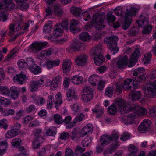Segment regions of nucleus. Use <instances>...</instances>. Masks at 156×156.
<instances>
[{
	"instance_id": "nucleus-1",
	"label": "nucleus",
	"mask_w": 156,
	"mask_h": 156,
	"mask_svg": "<svg viewBox=\"0 0 156 156\" xmlns=\"http://www.w3.org/2000/svg\"><path fill=\"white\" fill-rule=\"evenodd\" d=\"M151 80L154 81L149 83L145 94L147 97L154 98L156 97V70H154L150 74Z\"/></svg>"
},
{
	"instance_id": "nucleus-2",
	"label": "nucleus",
	"mask_w": 156,
	"mask_h": 156,
	"mask_svg": "<svg viewBox=\"0 0 156 156\" xmlns=\"http://www.w3.org/2000/svg\"><path fill=\"white\" fill-rule=\"evenodd\" d=\"M118 37L116 35L111 36L104 39V43L107 44L108 48L112 53L114 55L119 51V48L117 46Z\"/></svg>"
},
{
	"instance_id": "nucleus-3",
	"label": "nucleus",
	"mask_w": 156,
	"mask_h": 156,
	"mask_svg": "<svg viewBox=\"0 0 156 156\" xmlns=\"http://www.w3.org/2000/svg\"><path fill=\"white\" fill-rule=\"evenodd\" d=\"M139 9L135 7H131L129 10L126 9L125 12V20L122 24L123 28L126 30L130 26L131 23L132 17L135 16L138 11Z\"/></svg>"
},
{
	"instance_id": "nucleus-4",
	"label": "nucleus",
	"mask_w": 156,
	"mask_h": 156,
	"mask_svg": "<svg viewBox=\"0 0 156 156\" xmlns=\"http://www.w3.org/2000/svg\"><path fill=\"white\" fill-rule=\"evenodd\" d=\"M20 21L16 24H11L9 26L10 30H7L8 31V34L9 36L12 35L14 34V30L15 27L16 30L18 31L20 30L23 29V30L25 32L28 31V27H29V25L30 23H32V22L31 20H29L27 23L24 25L22 23V19L21 18L19 20Z\"/></svg>"
},
{
	"instance_id": "nucleus-5",
	"label": "nucleus",
	"mask_w": 156,
	"mask_h": 156,
	"mask_svg": "<svg viewBox=\"0 0 156 156\" xmlns=\"http://www.w3.org/2000/svg\"><path fill=\"white\" fill-rule=\"evenodd\" d=\"M138 22V24H140L141 26L144 28L142 31L143 34H147L151 31L152 27L151 25H148L149 22L147 16L140 15Z\"/></svg>"
},
{
	"instance_id": "nucleus-6",
	"label": "nucleus",
	"mask_w": 156,
	"mask_h": 156,
	"mask_svg": "<svg viewBox=\"0 0 156 156\" xmlns=\"http://www.w3.org/2000/svg\"><path fill=\"white\" fill-rule=\"evenodd\" d=\"M94 26L95 29L98 30H101L105 27L104 20L102 19L98 20L96 17H93L91 21V24H88L85 26V28L88 29Z\"/></svg>"
},
{
	"instance_id": "nucleus-7",
	"label": "nucleus",
	"mask_w": 156,
	"mask_h": 156,
	"mask_svg": "<svg viewBox=\"0 0 156 156\" xmlns=\"http://www.w3.org/2000/svg\"><path fill=\"white\" fill-rule=\"evenodd\" d=\"M84 94L81 96V98L84 101L87 102L91 100L93 97V90L92 89L88 86H85L83 89Z\"/></svg>"
},
{
	"instance_id": "nucleus-8",
	"label": "nucleus",
	"mask_w": 156,
	"mask_h": 156,
	"mask_svg": "<svg viewBox=\"0 0 156 156\" xmlns=\"http://www.w3.org/2000/svg\"><path fill=\"white\" fill-rule=\"evenodd\" d=\"M47 44L46 42L33 43L30 46V50L34 53H37L41 49L45 48Z\"/></svg>"
},
{
	"instance_id": "nucleus-9",
	"label": "nucleus",
	"mask_w": 156,
	"mask_h": 156,
	"mask_svg": "<svg viewBox=\"0 0 156 156\" xmlns=\"http://www.w3.org/2000/svg\"><path fill=\"white\" fill-rule=\"evenodd\" d=\"M140 56V52L139 48H136L132 54L129 61V63L128 65L129 67H132L136 64Z\"/></svg>"
},
{
	"instance_id": "nucleus-10",
	"label": "nucleus",
	"mask_w": 156,
	"mask_h": 156,
	"mask_svg": "<svg viewBox=\"0 0 156 156\" xmlns=\"http://www.w3.org/2000/svg\"><path fill=\"white\" fill-rule=\"evenodd\" d=\"M128 64V57L126 55L122 56L119 58L116 63L117 67L120 69L126 68Z\"/></svg>"
},
{
	"instance_id": "nucleus-11",
	"label": "nucleus",
	"mask_w": 156,
	"mask_h": 156,
	"mask_svg": "<svg viewBox=\"0 0 156 156\" xmlns=\"http://www.w3.org/2000/svg\"><path fill=\"white\" fill-rule=\"evenodd\" d=\"M133 107L135 108L134 112L137 115H144L147 114V111L146 109L140 106L137 104H134Z\"/></svg>"
},
{
	"instance_id": "nucleus-12",
	"label": "nucleus",
	"mask_w": 156,
	"mask_h": 156,
	"mask_svg": "<svg viewBox=\"0 0 156 156\" xmlns=\"http://www.w3.org/2000/svg\"><path fill=\"white\" fill-rule=\"evenodd\" d=\"M130 85H132L134 88H136L137 87V84L136 82L135 83L133 79H127L124 81L122 87L125 90H128L131 87Z\"/></svg>"
},
{
	"instance_id": "nucleus-13",
	"label": "nucleus",
	"mask_w": 156,
	"mask_h": 156,
	"mask_svg": "<svg viewBox=\"0 0 156 156\" xmlns=\"http://www.w3.org/2000/svg\"><path fill=\"white\" fill-rule=\"evenodd\" d=\"M87 55L84 54L77 55L75 59V62L78 66H84L87 62Z\"/></svg>"
},
{
	"instance_id": "nucleus-14",
	"label": "nucleus",
	"mask_w": 156,
	"mask_h": 156,
	"mask_svg": "<svg viewBox=\"0 0 156 156\" xmlns=\"http://www.w3.org/2000/svg\"><path fill=\"white\" fill-rule=\"evenodd\" d=\"M93 130V127L90 124L87 125L83 127L80 133V136L83 137L86 135H88L91 133Z\"/></svg>"
},
{
	"instance_id": "nucleus-15",
	"label": "nucleus",
	"mask_w": 156,
	"mask_h": 156,
	"mask_svg": "<svg viewBox=\"0 0 156 156\" xmlns=\"http://www.w3.org/2000/svg\"><path fill=\"white\" fill-rule=\"evenodd\" d=\"M133 104L132 105H130L129 104L126 103L122 107V108H120V110L119 111L121 114H124L129 112L130 111L134 112L135 108L133 107Z\"/></svg>"
},
{
	"instance_id": "nucleus-16",
	"label": "nucleus",
	"mask_w": 156,
	"mask_h": 156,
	"mask_svg": "<svg viewBox=\"0 0 156 156\" xmlns=\"http://www.w3.org/2000/svg\"><path fill=\"white\" fill-rule=\"evenodd\" d=\"M60 63V61L59 59L52 61L48 59L45 62L46 67L48 69H51L53 67L58 66Z\"/></svg>"
},
{
	"instance_id": "nucleus-17",
	"label": "nucleus",
	"mask_w": 156,
	"mask_h": 156,
	"mask_svg": "<svg viewBox=\"0 0 156 156\" xmlns=\"http://www.w3.org/2000/svg\"><path fill=\"white\" fill-rule=\"evenodd\" d=\"M52 54L51 51L50 49L42 51L40 53L38 54L37 56V58L42 60L46 58L45 56L51 55Z\"/></svg>"
},
{
	"instance_id": "nucleus-18",
	"label": "nucleus",
	"mask_w": 156,
	"mask_h": 156,
	"mask_svg": "<svg viewBox=\"0 0 156 156\" xmlns=\"http://www.w3.org/2000/svg\"><path fill=\"white\" fill-rule=\"evenodd\" d=\"M26 77L25 75L23 72H21L14 77V81L15 82L22 84L24 83Z\"/></svg>"
},
{
	"instance_id": "nucleus-19",
	"label": "nucleus",
	"mask_w": 156,
	"mask_h": 156,
	"mask_svg": "<svg viewBox=\"0 0 156 156\" xmlns=\"http://www.w3.org/2000/svg\"><path fill=\"white\" fill-rule=\"evenodd\" d=\"M66 99L69 101L72 98L76 99L78 98V96L76 94L75 90L73 88L69 89L66 93Z\"/></svg>"
},
{
	"instance_id": "nucleus-20",
	"label": "nucleus",
	"mask_w": 156,
	"mask_h": 156,
	"mask_svg": "<svg viewBox=\"0 0 156 156\" xmlns=\"http://www.w3.org/2000/svg\"><path fill=\"white\" fill-rule=\"evenodd\" d=\"M71 63L68 59H65L62 62V68L64 72H67L69 71L71 69Z\"/></svg>"
},
{
	"instance_id": "nucleus-21",
	"label": "nucleus",
	"mask_w": 156,
	"mask_h": 156,
	"mask_svg": "<svg viewBox=\"0 0 156 156\" xmlns=\"http://www.w3.org/2000/svg\"><path fill=\"white\" fill-rule=\"evenodd\" d=\"M79 22L76 20H72L70 23V31L74 33L78 31V27L77 25Z\"/></svg>"
},
{
	"instance_id": "nucleus-22",
	"label": "nucleus",
	"mask_w": 156,
	"mask_h": 156,
	"mask_svg": "<svg viewBox=\"0 0 156 156\" xmlns=\"http://www.w3.org/2000/svg\"><path fill=\"white\" fill-rule=\"evenodd\" d=\"M63 32V30L61 25L57 24L55 26L53 32V34L55 36L58 37L61 36Z\"/></svg>"
},
{
	"instance_id": "nucleus-23",
	"label": "nucleus",
	"mask_w": 156,
	"mask_h": 156,
	"mask_svg": "<svg viewBox=\"0 0 156 156\" xmlns=\"http://www.w3.org/2000/svg\"><path fill=\"white\" fill-rule=\"evenodd\" d=\"M31 58H27L26 60L23 59H21L18 60L17 62V64L18 66L21 68H25L26 67H28V63L30 60Z\"/></svg>"
},
{
	"instance_id": "nucleus-24",
	"label": "nucleus",
	"mask_w": 156,
	"mask_h": 156,
	"mask_svg": "<svg viewBox=\"0 0 156 156\" xmlns=\"http://www.w3.org/2000/svg\"><path fill=\"white\" fill-rule=\"evenodd\" d=\"M101 48L100 46H96L93 47L90 52V54L91 56L95 57L101 55Z\"/></svg>"
},
{
	"instance_id": "nucleus-25",
	"label": "nucleus",
	"mask_w": 156,
	"mask_h": 156,
	"mask_svg": "<svg viewBox=\"0 0 156 156\" xmlns=\"http://www.w3.org/2000/svg\"><path fill=\"white\" fill-rule=\"evenodd\" d=\"M71 117L69 116L66 117L63 120V122L66 125V128L67 129L72 128L74 126L73 120L72 122H71Z\"/></svg>"
},
{
	"instance_id": "nucleus-26",
	"label": "nucleus",
	"mask_w": 156,
	"mask_h": 156,
	"mask_svg": "<svg viewBox=\"0 0 156 156\" xmlns=\"http://www.w3.org/2000/svg\"><path fill=\"white\" fill-rule=\"evenodd\" d=\"M72 82L74 84L78 85L83 81V78L81 76L76 75L73 76L70 79Z\"/></svg>"
},
{
	"instance_id": "nucleus-27",
	"label": "nucleus",
	"mask_w": 156,
	"mask_h": 156,
	"mask_svg": "<svg viewBox=\"0 0 156 156\" xmlns=\"http://www.w3.org/2000/svg\"><path fill=\"white\" fill-rule=\"evenodd\" d=\"M145 75H138L133 79V80L135 83L136 82L137 84V87L138 86L139 82H144L146 80V77Z\"/></svg>"
},
{
	"instance_id": "nucleus-28",
	"label": "nucleus",
	"mask_w": 156,
	"mask_h": 156,
	"mask_svg": "<svg viewBox=\"0 0 156 156\" xmlns=\"http://www.w3.org/2000/svg\"><path fill=\"white\" fill-rule=\"evenodd\" d=\"M12 98L13 99H17L18 97L19 92L17 88L15 86H12L10 88Z\"/></svg>"
},
{
	"instance_id": "nucleus-29",
	"label": "nucleus",
	"mask_w": 156,
	"mask_h": 156,
	"mask_svg": "<svg viewBox=\"0 0 156 156\" xmlns=\"http://www.w3.org/2000/svg\"><path fill=\"white\" fill-rule=\"evenodd\" d=\"M71 13L75 16H80L82 13V9L80 8L76 7H73L71 9Z\"/></svg>"
},
{
	"instance_id": "nucleus-30",
	"label": "nucleus",
	"mask_w": 156,
	"mask_h": 156,
	"mask_svg": "<svg viewBox=\"0 0 156 156\" xmlns=\"http://www.w3.org/2000/svg\"><path fill=\"white\" fill-rule=\"evenodd\" d=\"M81 43L77 39H75L70 47V49L74 51H78L80 48Z\"/></svg>"
},
{
	"instance_id": "nucleus-31",
	"label": "nucleus",
	"mask_w": 156,
	"mask_h": 156,
	"mask_svg": "<svg viewBox=\"0 0 156 156\" xmlns=\"http://www.w3.org/2000/svg\"><path fill=\"white\" fill-rule=\"evenodd\" d=\"M115 105L118 106L119 107V111L120 110V108H122V107L126 103L125 101L122 99L117 98L115 100Z\"/></svg>"
},
{
	"instance_id": "nucleus-32",
	"label": "nucleus",
	"mask_w": 156,
	"mask_h": 156,
	"mask_svg": "<svg viewBox=\"0 0 156 156\" xmlns=\"http://www.w3.org/2000/svg\"><path fill=\"white\" fill-rule=\"evenodd\" d=\"M19 134V131L12 129L8 131L5 134V137L7 138H10L16 136Z\"/></svg>"
},
{
	"instance_id": "nucleus-33",
	"label": "nucleus",
	"mask_w": 156,
	"mask_h": 156,
	"mask_svg": "<svg viewBox=\"0 0 156 156\" xmlns=\"http://www.w3.org/2000/svg\"><path fill=\"white\" fill-rule=\"evenodd\" d=\"M53 10L55 14L57 16H60L63 13V10L58 4H55L54 6Z\"/></svg>"
},
{
	"instance_id": "nucleus-34",
	"label": "nucleus",
	"mask_w": 156,
	"mask_h": 156,
	"mask_svg": "<svg viewBox=\"0 0 156 156\" xmlns=\"http://www.w3.org/2000/svg\"><path fill=\"white\" fill-rule=\"evenodd\" d=\"M141 97V93L140 91H134L132 93L131 100L136 101L140 99Z\"/></svg>"
},
{
	"instance_id": "nucleus-35",
	"label": "nucleus",
	"mask_w": 156,
	"mask_h": 156,
	"mask_svg": "<svg viewBox=\"0 0 156 156\" xmlns=\"http://www.w3.org/2000/svg\"><path fill=\"white\" fill-rule=\"evenodd\" d=\"M100 77L97 75L93 74L89 78L88 81L90 83L94 86L96 85V82L98 80H100Z\"/></svg>"
},
{
	"instance_id": "nucleus-36",
	"label": "nucleus",
	"mask_w": 156,
	"mask_h": 156,
	"mask_svg": "<svg viewBox=\"0 0 156 156\" xmlns=\"http://www.w3.org/2000/svg\"><path fill=\"white\" fill-rule=\"evenodd\" d=\"M52 27V24L51 21H48L44 27L43 32L44 33H49L51 31Z\"/></svg>"
},
{
	"instance_id": "nucleus-37",
	"label": "nucleus",
	"mask_w": 156,
	"mask_h": 156,
	"mask_svg": "<svg viewBox=\"0 0 156 156\" xmlns=\"http://www.w3.org/2000/svg\"><path fill=\"white\" fill-rule=\"evenodd\" d=\"M128 150L130 152L129 156H137V148L133 145L131 144L129 145Z\"/></svg>"
},
{
	"instance_id": "nucleus-38",
	"label": "nucleus",
	"mask_w": 156,
	"mask_h": 156,
	"mask_svg": "<svg viewBox=\"0 0 156 156\" xmlns=\"http://www.w3.org/2000/svg\"><path fill=\"white\" fill-rule=\"evenodd\" d=\"M79 38L84 41H87L90 40V38L88 33L83 32L80 34Z\"/></svg>"
},
{
	"instance_id": "nucleus-39",
	"label": "nucleus",
	"mask_w": 156,
	"mask_h": 156,
	"mask_svg": "<svg viewBox=\"0 0 156 156\" xmlns=\"http://www.w3.org/2000/svg\"><path fill=\"white\" fill-rule=\"evenodd\" d=\"M93 58L94 59V62L97 65H101L104 62L103 57L102 55L94 57Z\"/></svg>"
},
{
	"instance_id": "nucleus-40",
	"label": "nucleus",
	"mask_w": 156,
	"mask_h": 156,
	"mask_svg": "<svg viewBox=\"0 0 156 156\" xmlns=\"http://www.w3.org/2000/svg\"><path fill=\"white\" fill-rule=\"evenodd\" d=\"M53 120L55 123L58 125L62 124L63 122V119L62 116L58 114L54 115Z\"/></svg>"
},
{
	"instance_id": "nucleus-41",
	"label": "nucleus",
	"mask_w": 156,
	"mask_h": 156,
	"mask_svg": "<svg viewBox=\"0 0 156 156\" xmlns=\"http://www.w3.org/2000/svg\"><path fill=\"white\" fill-rule=\"evenodd\" d=\"M109 139L108 138V135H104L102 136L100 139L101 144L103 146H105L109 143Z\"/></svg>"
},
{
	"instance_id": "nucleus-42",
	"label": "nucleus",
	"mask_w": 156,
	"mask_h": 156,
	"mask_svg": "<svg viewBox=\"0 0 156 156\" xmlns=\"http://www.w3.org/2000/svg\"><path fill=\"white\" fill-rule=\"evenodd\" d=\"M1 94L3 95H9L10 93L9 88L6 86H0Z\"/></svg>"
},
{
	"instance_id": "nucleus-43",
	"label": "nucleus",
	"mask_w": 156,
	"mask_h": 156,
	"mask_svg": "<svg viewBox=\"0 0 156 156\" xmlns=\"http://www.w3.org/2000/svg\"><path fill=\"white\" fill-rule=\"evenodd\" d=\"M7 20V16L5 10L0 9V21L4 22Z\"/></svg>"
},
{
	"instance_id": "nucleus-44",
	"label": "nucleus",
	"mask_w": 156,
	"mask_h": 156,
	"mask_svg": "<svg viewBox=\"0 0 156 156\" xmlns=\"http://www.w3.org/2000/svg\"><path fill=\"white\" fill-rule=\"evenodd\" d=\"M108 113L111 115H115L116 113L117 110L115 104H112L111 105L108 107Z\"/></svg>"
},
{
	"instance_id": "nucleus-45",
	"label": "nucleus",
	"mask_w": 156,
	"mask_h": 156,
	"mask_svg": "<svg viewBox=\"0 0 156 156\" xmlns=\"http://www.w3.org/2000/svg\"><path fill=\"white\" fill-rule=\"evenodd\" d=\"M30 61L28 63V69L30 71H34V68L37 67V65L35 64L34 60L32 58H31Z\"/></svg>"
},
{
	"instance_id": "nucleus-46",
	"label": "nucleus",
	"mask_w": 156,
	"mask_h": 156,
	"mask_svg": "<svg viewBox=\"0 0 156 156\" xmlns=\"http://www.w3.org/2000/svg\"><path fill=\"white\" fill-rule=\"evenodd\" d=\"M152 54L151 52H149L144 55V58L143 59V62L144 64L149 63L151 60Z\"/></svg>"
},
{
	"instance_id": "nucleus-47",
	"label": "nucleus",
	"mask_w": 156,
	"mask_h": 156,
	"mask_svg": "<svg viewBox=\"0 0 156 156\" xmlns=\"http://www.w3.org/2000/svg\"><path fill=\"white\" fill-rule=\"evenodd\" d=\"M119 145V144L117 141L113 142L111 145L110 148L108 150V151L110 154L114 152L118 147Z\"/></svg>"
},
{
	"instance_id": "nucleus-48",
	"label": "nucleus",
	"mask_w": 156,
	"mask_h": 156,
	"mask_svg": "<svg viewBox=\"0 0 156 156\" xmlns=\"http://www.w3.org/2000/svg\"><path fill=\"white\" fill-rule=\"evenodd\" d=\"M7 146V142L6 141L0 143V152L3 154L5 153Z\"/></svg>"
},
{
	"instance_id": "nucleus-49",
	"label": "nucleus",
	"mask_w": 156,
	"mask_h": 156,
	"mask_svg": "<svg viewBox=\"0 0 156 156\" xmlns=\"http://www.w3.org/2000/svg\"><path fill=\"white\" fill-rule=\"evenodd\" d=\"M138 28L136 27H133L130 30L127 32V34L129 37L135 36L137 33Z\"/></svg>"
},
{
	"instance_id": "nucleus-50",
	"label": "nucleus",
	"mask_w": 156,
	"mask_h": 156,
	"mask_svg": "<svg viewBox=\"0 0 156 156\" xmlns=\"http://www.w3.org/2000/svg\"><path fill=\"white\" fill-rule=\"evenodd\" d=\"M39 87L35 81H32L30 84V90L32 92L37 91Z\"/></svg>"
},
{
	"instance_id": "nucleus-51",
	"label": "nucleus",
	"mask_w": 156,
	"mask_h": 156,
	"mask_svg": "<svg viewBox=\"0 0 156 156\" xmlns=\"http://www.w3.org/2000/svg\"><path fill=\"white\" fill-rule=\"evenodd\" d=\"M61 94L58 92L56 95L55 99V103L57 105H59L62 103L61 101Z\"/></svg>"
},
{
	"instance_id": "nucleus-52",
	"label": "nucleus",
	"mask_w": 156,
	"mask_h": 156,
	"mask_svg": "<svg viewBox=\"0 0 156 156\" xmlns=\"http://www.w3.org/2000/svg\"><path fill=\"white\" fill-rule=\"evenodd\" d=\"M84 116L83 114L81 113L76 116L73 120L74 125H75L78 122H80L83 120Z\"/></svg>"
},
{
	"instance_id": "nucleus-53",
	"label": "nucleus",
	"mask_w": 156,
	"mask_h": 156,
	"mask_svg": "<svg viewBox=\"0 0 156 156\" xmlns=\"http://www.w3.org/2000/svg\"><path fill=\"white\" fill-rule=\"evenodd\" d=\"M79 132L78 129L76 128H74L71 132V139L73 140L75 138H78L79 136Z\"/></svg>"
},
{
	"instance_id": "nucleus-54",
	"label": "nucleus",
	"mask_w": 156,
	"mask_h": 156,
	"mask_svg": "<svg viewBox=\"0 0 156 156\" xmlns=\"http://www.w3.org/2000/svg\"><path fill=\"white\" fill-rule=\"evenodd\" d=\"M53 96L51 95H50L48 97L47 106V107L51 109L52 107V105L53 103Z\"/></svg>"
},
{
	"instance_id": "nucleus-55",
	"label": "nucleus",
	"mask_w": 156,
	"mask_h": 156,
	"mask_svg": "<svg viewBox=\"0 0 156 156\" xmlns=\"http://www.w3.org/2000/svg\"><path fill=\"white\" fill-rule=\"evenodd\" d=\"M21 142V140L20 139L16 138L12 140L11 145L13 147H16L20 144Z\"/></svg>"
},
{
	"instance_id": "nucleus-56",
	"label": "nucleus",
	"mask_w": 156,
	"mask_h": 156,
	"mask_svg": "<svg viewBox=\"0 0 156 156\" xmlns=\"http://www.w3.org/2000/svg\"><path fill=\"white\" fill-rule=\"evenodd\" d=\"M0 103L4 105L5 106L9 105L10 104V101L8 99L5 98L0 96Z\"/></svg>"
},
{
	"instance_id": "nucleus-57",
	"label": "nucleus",
	"mask_w": 156,
	"mask_h": 156,
	"mask_svg": "<svg viewBox=\"0 0 156 156\" xmlns=\"http://www.w3.org/2000/svg\"><path fill=\"white\" fill-rule=\"evenodd\" d=\"M39 87H44L45 86V78H41L40 79L37 80V81H35Z\"/></svg>"
},
{
	"instance_id": "nucleus-58",
	"label": "nucleus",
	"mask_w": 156,
	"mask_h": 156,
	"mask_svg": "<svg viewBox=\"0 0 156 156\" xmlns=\"http://www.w3.org/2000/svg\"><path fill=\"white\" fill-rule=\"evenodd\" d=\"M136 115L134 114H129L128 115L126 120L127 121V122L130 124L134 122L135 118Z\"/></svg>"
},
{
	"instance_id": "nucleus-59",
	"label": "nucleus",
	"mask_w": 156,
	"mask_h": 156,
	"mask_svg": "<svg viewBox=\"0 0 156 156\" xmlns=\"http://www.w3.org/2000/svg\"><path fill=\"white\" fill-rule=\"evenodd\" d=\"M11 1L12 0H3L5 4H6V6L8 8L13 9L14 8V5L11 2Z\"/></svg>"
},
{
	"instance_id": "nucleus-60",
	"label": "nucleus",
	"mask_w": 156,
	"mask_h": 156,
	"mask_svg": "<svg viewBox=\"0 0 156 156\" xmlns=\"http://www.w3.org/2000/svg\"><path fill=\"white\" fill-rule=\"evenodd\" d=\"M70 136L69 133L68 132H63L60 134L59 138L62 140H66L68 139Z\"/></svg>"
},
{
	"instance_id": "nucleus-61",
	"label": "nucleus",
	"mask_w": 156,
	"mask_h": 156,
	"mask_svg": "<svg viewBox=\"0 0 156 156\" xmlns=\"http://www.w3.org/2000/svg\"><path fill=\"white\" fill-rule=\"evenodd\" d=\"M56 133L55 130L51 128L48 129L46 131V134L48 136H54Z\"/></svg>"
},
{
	"instance_id": "nucleus-62",
	"label": "nucleus",
	"mask_w": 156,
	"mask_h": 156,
	"mask_svg": "<svg viewBox=\"0 0 156 156\" xmlns=\"http://www.w3.org/2000/svg\"><path fill=\"white\" fill-rule=\"evenodd\" d=\"M115 14L117 16H120L123 13V10L120 7H117L114 10Z\"/></svg>"
},
{
	"instance_id": "nucleus-63",
	"label": "nucleus",
	"mask_w": 156,
	"mask_h": 156,
	"mask_svg": "<svg viewBox=\"0 0 156 156\" xmlns=\"http://www.w3.org/2000/svg\"><path fill=\"white\" fill-rule=\"evenodd\" d=\"M6 120L5 119H2L0 121V128H4L5 129H7L8 125L6 123Z\"/></svg>"
},
{
	"instance_id": "nucleus-64",
	"label": "nucleus",
	"mask_w": 156,
	"mask_h": 156,
	"mask_svg": "<svg viewBox=\"0 0 156 156\" xmlns=\"http://www.w3.org/2000/svg\"><path fill=\"white\" fill-rule=\"evenodd\" d=\"M106 19L108 22L113 23L115 21L116 17L114 16L109 14L107 15Z\"/></svg>"
}]
</instances>
